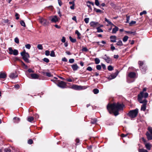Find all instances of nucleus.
<instances>
[{
	"mask_svg": "<svg viewBox=\"0 0 152 152\" xmlns=\"http://www.w3.org/2000/svg\"><path fill=\"white\" fill-rule=\"evenodd\" d=\"M123 104L117 103L108 104L107 109L110 114L116 116L119 114V111L123 110Z\"/></svg>",
	"mask_w": 152,
	"mask_h": 152,
	"instance_id": "1",
	"label": "nucleus"
},
{
	"mask_svg": "<svg viewBox=\"0 0 152 152\" xmlns=\"http://www.w3.org/2000/svg\"><path fill=\"white\" fill-rule=\"evenodd\" d=\"M138 113V109L137 108L134 110H130L127 115L131 118H133L137 117Z\"/></svg>",
	"mask_w": 152,
	"mask_h": 152,
	"instance_id": "2",
	"label": "nucleus"
},
{
	"mask_svg": "<svg viewBox=\"0 0 152 152\" xmlns=\"http://www.w3.org/2000/svg\"><path fill=\"white\" fill-rule=\"evenodd\" d=\"M21 56L23 57V59L24 61L27 63L29 62L28 58H29L30 56L28 53H26L25 50L21 52L20 53Z\"/></svg>",
	"mask_w": 152,
	"mask_h": 152,
	"instance_id": "3",
	"label": "nucleus"
},
{
	"mask_svg": "<svg viewBox=\"0 0 152 152\" xmlns=\"http://www.w3.org/2000/svg\"><path fill=\"white\" fill-rule=\"evenodd\" d=\"M55 83L58 86L62 88H65L66 86V83L60 80H57Z\"/></svg>",
	"mask_w": 152,
	"mask_h": 152,
	"instance_id": "4",
	"label": "nucleus"
},
{
	"mask_svg": "<svg viewBox=\"0 0 152 152\" xmlns=\"http://www.w3.org/2000/svg\"><path fill=\"white\" fill-rule=\"evenodd\" d=\"M9 50V53L10 54H13L15 56H17L18 54V51L16 49L13 50L12 48H8Z\"/></svg>",
	"mask_w": 152,
	"mask_h": 152,
	"instance_id": "5",
	"label": "nucleus"
},
{
	"mask_svg": "<svg viewBox=\"0 0 152 152\" xmlns=\"http://www.w3.org/2000/svg\"><path fill=\"white\" fill-rule=\"evenodd\" d=\"M119 71L118 70H116V72L115 73L111 74L109 76L108 78L109 80H111L115 78L119 73Z\"/></svg>",
	"mask_w": 152,
	"mask_h": 152,
	"instance_id": "6",
	"label": "nucleus"
},
{
	"mask_svg": "<svg viewBox=\"0 0 152 152\" xmlns=\"http://www.w3.org/2000/svg\"><path fill=\"white\" fill-rule=\"evenodd\" d=\"M26 75L28 77L33 79H37L39 77V75L35 73L31 74L30 75L26 73Z\"/></svg>",
	"mask_w": 152,
	"mask_h": 152,
	"instance_id": "7",
	"label": "nucleus"
},
{
	"mask_svg": "<svg viewBox=\"0 0 152 152\" xmlns=\"http://www.w3.org/2000/svg\"><path fill=\"white\" fill-rule=\"evenodd\" d=\"M83 87L80 86H78L76 85H72L71 88L72 89H73L76 90H81L83 89Z\"/></svg>",
	"mask_w": 152,
	"mask_h": 152,
	"instance_id": "8",
	"label": "nucleus"
},
{
	"mask_svg": "<svg viewBox=\"0 0 152 152\" xmlns=\"http://www.w3.org/2000/svg\"><path fill=\"white\" fill-rule=\"evenodd\" d=\"M90 25L93 28H97V27L99 26V24L98 22L92 21L90 23Z\"/></svg>",
	"mask_w": 152,
	"mask_h": 152,
	"instance_id": "9",
	"label": "nucleus"
},
{
	"mask_svg": "<svg viewBox=\"0 0 152 152\" xmlns=\"http://www.w3.org/2000/svg\"><path fill=\"white\" fill-rule=\"evenodd\" d=\"M40 23L43 25H46L47 24V21L46 20L43 18H41L39 19Z\"/></svg>",
	"mask_w": 152,
	"mask_h": 152,
	"instance_id": "10",
	"label": "nucleus"
},
{
	"mask_svg": "<svg viewBox=\"0 0 152 152\" xmlns=\"http://www.w3.org/2000/svg\"><path fill=\"white\" fill-rule=\"evenodd\" d=\"M139 94L142 98L144 97L145 98H147L148 95V94L146 92L144 93L143 92H141Z\"/></svg>",
	"mask_w": 152,
	"mask_h": 152,
	"instance_id": "11",
	"label": "nucleus"
},
{
	"mask_svg": "<svg viewBox=\"0 0 152 152\" xmlns=\"http://www.w3.org/2000/svg\"><path fill=\"white\" fill-rule=\"evenodd\" d=\"M51 21L52 22L56 23V22L58 21V19L57 17L56 16H54L52 17L51 19Z\"/></svg>",
	"mask_w": 152,
	"mask_h": 152,
	"instance_id": "12",
	"label": "nucleus"
},
{
	"mask_svg": "<svg viewBox=\"0 0 152 152\" xmlns=\"http://www.w3.org/2000/svg\"><path fill=\"white\" fill-rule=\"evenodd\" d=\"M9 76L10 78L13 79L17 77H18V75L16 72H15L11 73Z\"/></svg>",
	"mask_w": 152,
	"mask_h": 152,
	"instance_id": "13",
	"label": "nucleus"
},
{
	"mask_svg": "<svg viewBox=\"0 0 152 152\" xmlns=\"http://www.w3.org/2000/svg\"><path fill=\"white\" fill-rule=\"evenodd\" d=\"M146 135L148 140H152V135L150 134L148 132H146Z\"/></svg>",
	"mask_w": 152,
	"mask_h": 152,
	"instance_id": "14",
	"label": "nucleus"
},
{
	"mask_svg": "<svg viewBox=\"0 0 152 152\" xmlns=\"http://www.w3.org/2000/svg\"><path fill=\"white\" fill-rule=\"evenodd\" d=\"M116 37L115 36H112L110 37L111 42H116Z\"/></svg>",
	"mask_w": 152,
	"mask_h": 152,
	"instance_id": "15",
	"label": "nucleus"
},
{
	"mask_svg": "<svg viewBox=\"0 0 152 152\" xmlns=\"http://www.w3.org/2000/svg\"><path fill=\"white\" fill-rule=\"evenodd\" d=\"M136 76L135 73L134 72H131L129 73L128 76L131 78H134Z\"/></svg>",
	"mask_w": 152,
	"mask_h": 152,
	"instance_id": "16",
	"label": "nucleus"
},
{
	"mask_svg": "<svg viewBox=\"0 0 152 152\" xmlns=\"http://www.w3.org/2000/svg\"><path fill=\"white\" fill-rule=\"evenodd\" d=\"M72 68L74 71H75L78 69L79 67L77 64H75L72 66Z\"/></svg>",
	"mask_w": 152,
	"mask_h": 152,
	"instance_id": "17",
	"label": "nucleus"
},
{
	"mask_svg": "<svg viewBox=\"0 0 152 152\" xmlns=\"http://www.w3.org/2000/svg\"><path fill=\"white\" fill-rule=\"evenodd\" d=\"M105 22H107V23H108V24H107L106 25L107 26L111 25V26H115V25H113L111 22V21H109L108 19H107L106 18H105Z\"/></svg>",
	"mask_w": 152,
	"mask_h": 152,
	"instance_id": "18",
	"label": "nucleus"
},
{
	"mask_svg": "<svg viewBox=\"0 0 152 152\" xmlns=\"http://www.w3.org/2000/svg\"><path fill=\"white\" fill-rule=\"evenodd\" d=\"M86 5L89 8V9L88 10V12H91V11L92 10V9L91 7V5H90L89 1H88L86 2Z\"/></svg>",
	"mask_w": 152,
	"mask_h": 152,
	"instance_id": "19",
	"label": "nucleus"
},
{
	"mask_svg": "<svg viewBox=\"0 0 152 152\" xmlns=\"http://www.w3.org/2000/svg\"><path fill=\"white\" fill-rule=\"evenodd\" d=\"M97 122V119L96 118H91V123L92 124H95Z\"/></svg>",
	"mask_w": 152,
	"mask_h": 152,
	"instance_id": "20",
	"label": "nucleus"
},
{
	"mask_svg": "<svg viewBox=\"0 0 152 152\" xmlns=\"http://www.w3.org/2000/svg\"><path fill=\"white\" fill-rule=\"evenodd\" d=\"M138 64L139 65L140 68L142 71H143L142 66L143 65V63L142 61H139L138 62Z\"/></svg>",
	"mask_w": 152,
	"mask_h": 152,
	"instance_id": "21",
	"label": "nucleus"
},
{
	"mask_svg": "<svg viewBox=\"0 0 152 152\" xmlns=\"http://www.w3.org/2000/svg\"><path fill=\"white\" fill-rule=\"evenodd\" d=\"M105 61L108 63L111 64L112 63V60L108 57L105 58Z\"/></svg>",
	"mask_w": 152,
	"mask_h": 152,
	"instance_id": "22",
	"label": "nucleus"
},
{
	"mask_svg": "<svg viewBox=\"0 0 152 152\" xmlns=\"http://www.w3.org/2000/svg\"><path fill=\"white\" fill-rule=\"evenodd\" d=\"M115 27L113 28L112 30V33L113 34H115L116 33V32L118 31V28L115 26H114Z\"/></svg>",
	"mask_w": 152,
	"mask_h": 152,
	"instance_id": "23",
	"label": "nucleus"
},
{
	"mask_svg": "<svg viewBox=\"0 0 152 152\" xmlns=\"http://www.w3.org/2000/svg\"><path fill=\"white\" fill-rule=\"evenodd\" d=\"M6 75L4 73L1 72L0 73V78H5L6 77Z\"/></svg>",
	"mask_w": 152,
	"mask_h": 152,
	"instance_id": "24",
	"label": "nucleus"
},
{
	"mask_svg": "<svg viewBox=\"0 0 152 152\" xmlns=\"http://www.w3.org/2000/svg\"><path fill=\"white\" fill-rule=\"evenodd\" d=\"M14 122L15 123H18L20 121V119L19 118L15 117L13 118Z\"/></svg>",
	"mask_w": 152,
	"mask_h": 152,
	"instance_id": "25",
	"label": "nucleus"
},
{
	"mask_svg": "<svg viewBox=\"0 0 152 152\" xmlns=\"http://www.w3.org/2000/svg\"><path fill=\"white\" fill-rule=\"evenodd\" d=\"M146 104H143L141 107V110L145 111L146 108Z\"/></svg>",
	"mask_w": 152,
	"mask_h": 152,
	"instance_id": "26",
	"label": "nucleus"
},
{
	"mask_svg": "<svg viewBox=\"0 0 152 152\" xmlns=\"http://www.w3.org/2000/svg\"><path fill=\"white\" fill-rule=\"evenodd\" d=\"M75 34L77 35V38L78 39H80L81 38V37H80L81 34H80V33L79 32V31L78 30H76L75 31Z\"/></svg>",
	"mask_w": 152,
	"mask_h": 152,
	"instance_id": "27",
	"label": "nucleus"
},
{
	"mask_svg": "<svg viewBox=\"0 0 152 152\" xmlns=\"http://www.w3.org/2000/svg\"><path fill=\"white\" fill-rule=\"evenodd\" d=\"M146 148L148 150H150L151 148V145L149 143H146L145 145Z\"/></svg>",
	"mask_w": 152,
	"mask_h": 152,
	"instance_id": "28",
	"label": "nucleus"
},
{
	"mask_svg": "<svg viewBox=\"0 0 152 152\" xmlns=\"http://www.w3.org/2000/svg\"><path fill=\"white\" fill-rule=\"evenodd\" d=\"M93 93L95 94H97L99 92V90L97 88H95L93 90Z\"/></svg>",
	"mask_w": 152,
	"mask_h": 152,
	"instance_id": "29",
	"label": "nucleus"
},
{
	"mask_svg": "<svg viewBox=\"0 0 152 152\" xmlns=\"http://www.w3.org/2000/svg\"><path fill=\"white\" fill-rule=\"evenodd\" d=\"M34 119V118L33 117H29L27 118V120L29 122H31Z\"/></svg>",
	"mask_w": 152,
	"mask_h": 152,
	"instance_id": "30",
	"label": "nucleus"
},
{
	"mask_svg": "<svg viewBox=\"0 0 152 152\" xmlns=\"http://www.w3.org/2000/svg\"><path fill=\"white\" fill-rule=\"evenodd\" d=\"M126 32L128 34H132L134 35L136 34L135 31H126Z\"/></svg>",
	"mask_w": 152,
	"mask_h": 152,
	"instance_id": "31",
	"label": "nucleus"
},
{
	"mask_svg": "<svg viewBox=\"0 0 152 152\" xmlns=\"http://www.w3.org/2000/svg\"><path fill=\"white\" fill-rule=\"evenodd\" d=\"M69 39H70V41L72 42L73 43H74L76 42V39H73L70 36L69 37Z\"/></svg>",
	"mask_w": 152,
	"mask_h": 152,
	"instance_id": "32",
	"label": "nucleus"
},
{
	"mask_svg": "<svg viewBox=\"0 0 152 152\" xmlns=\"http://www.w3.org/2000/svg\"><path fill=\"white\" fill-rule=\"evenodd\" d=\"M116 45L118 46H121L123 45V44L122 41L121 40H119L117 42V43L116 44Z\"/></svg>",
	"mask_w": 152,
	"mask_h": 152,
	"instance_id": "33",
	"label": "nucleus"
},
{
	"mask_svg": "<svg viewBox=\"0 0 152 152\" xmlns=\"http://www.w3.org/2000/svg\"><path fill=\"white\" fill-rule=\"evenodd\" d=\"M129 38L128 36H125L123 39V41L124 42H126L127 40Z\"/></svg>",
	"mask_w": 152,
	"mask_h": 152,
	"instance_id": "34",
	"label": "nucleus"
},
{
	"mask_svg": "<svg viewBox=\"0 0 152 152\" xmlns=\"http://www.w3.org/2000/svg\"><path fill=\"white\" fill-rule=\"evenodd\" d=\"M37 48L39 50H42L43 49V47L42 45L38 44L37 46Z\"/></svg>",
	"mask_w": 152,
	"mask_h": 152,
	"instance_id": "35",
	"label": "nucleus"
},
{
	"mask_svg": "<svg viewBox=\"0 0 152 152\" xmlns=\"http://www.w3.org/2000/svg\"><path fill=\"white\" fill-rule=\"evenodd\" d=\"M94 11L97 13H101L102 10H100L97 9L95 8H94Z\"/></svg>",
	"mask_w": 152,
	"mask_h": 152,
	"instance_id": "36",
	"label": "nucleus"
},
{
	"mask_svg": "<svg viewBox=\"0 0 152 152\" xmlns=\"http://www.w3.org/2000/svg\"><path fill=\"white\" fill-rule=\"evenodd\" d=\"M94 60H95V64H99L100 61L99 59L98 58H96Z\"/></svg>",
	"mask_w": 152,
	"mask_h": 152,
	"instance_id": "37",
	"label": "nucleus"
},
{
	"mask_svg": "<svg viewBox=\"0 0 152 152\" xmlns=\"http://www.w3.org/2000/svg\"><path fill=\"white\" fill-rule=\"evenodd\" d=\"M142 97H141L140 95L139 94L138 96V101L140 103V102H142Z\"/></svg>",
	"mask_w": 152,
	"mask_h": 152,
	"instance_id": "38",
	"label": "nucleus"
},
{
	"mask_svg": "<svg viewBox=\"0 0 152 152\" xmlns=\"http://www.w3.org/2000/svg\"><path fill=\"white\" fill-rule=\"evenodd\" d=\"M96 29H97V32H103V30L101 29L100 28V27H99V26L97 27Z\"/></svg>",
	"mask_w": 152,
	"mask_h": 152,
	"instance_id": "39",
	"label": "nucleus"
},
{
	"mask_svg": "<svg viewBox=\"0 0 152 152\" xmlns=\"http://www.w3.org/2000/svg\"><path fill=\"white\" fill-rule=\"evenodd\" d=\"M113 68L111 65L107 67V69L109 71H111L113 70Z\"/></svg>",
	"mask_w": 152,
	"mask_h": 152,
	"instance_id": "40",
	"label": "nucleus"
},
{
	"mask_svg": "<svg viewBox=\"0 0 152 152\" xmlns=\"http://www.w3.org/2000/svg\"><path fill=\"white\" fill-rule=\"evenodd\" d=\"M139 152H148V151L144 149L141 148L139 149Z\"/></svg>",
	"mask_w": 152,
	"mask_h": 152,
	"instance_id": "41",
	"label": "nucleus"
},
{
	"mask_svg": "<svg viewBox=\"0 0 152 152\" xmlns=\"http://www.w3.org/2000/svg\"><path fill=\"white\" fill-rule=\"evenodd\" d=\"M28 72L29 73H31V72L33 73V72H34V71L33 70H32V69H29L26 72H26H27V74L29 75V74L27 73Z\"/></svg>",
	"mask_w": 152,
	"mask_h": 152,
	"instance_id": "42",
	"label": "nucleus"
},
{
	"mask_svg": "<svg viewBox=\"0 0 152 152\" xmlns=\"http://www.w3.org/2000/svg\"><path fill=\"white\" fill-rule=\"evenodd\" d=\"M43 60L44 62L47 63H48L50 61L49 59L48 58H43Z\"/></svg>",
	"mask_w": 152,
	"mask_h": 152,
	"instance_id": "43",
	"label": "nucleus"
},
{
	"mask_svg": "<svg viewBox=\"0 0 152 152\" xmlns=\"http://www.w3.org/2000/svg\"><path fill=\"white\" fill-rule=\"evenodd\" d=\"M14 40H15V42L17 44L19 43V39L18 37H16L15 38Z\"/></svg>",
	"mask_w": 152,
	"mask_h": 152,
	"instance_id": "44",
	"label": "nucleus"
},
{
	"mask_svg": "<svg viewBox=\"0 0 152 152\" xmlns=\"http://www.w3.org/2000/svg\"><path fill=\"white\" fill-rule=\"evenodd\" d=\"M20 24H21V26H23L24 27H26V25H25V23L23 21L21 20V21H20Z\"/></svg>",
	"mask_w": 152,
	"mask_h": 152,
	"instance_id": "45",
	"label": "nucleus"
},
{
	"mask_svg": "<svg viewBox=\"0 0 152 152\" xmlns=\"http://www.w3.org/2000/svg\"><path fill=\"white\" fill-rule=\"evenodd\" d=\"M25 47L28 49H30L31 47V45L30 44H26L25 45Z\"/></svg>",
	"mask_w": 152,
	"mask_h": 152,
	"instance_id": "46",
	"label": "nucleus"
},
{
	"mask_svg": "<svg viewBox=\"0 0 152 152\" xmlns=\"http://www.w3.org/2000/svg\"><path fill=\"white\" fill-rule=\"evenodd\" d=\"M50 56L52 57H55V54L54 51H52L50 54Z\"/></svg>",
	"mask_w": 152,
	"mask_h": 152,
	"instance_id": "47",
	"label": "nucleus"
},
{
	"mask_svg": "<svg viewBox=\"0 0 152 152\" xmlns=\"http://www.w3.org/2000/svg\"><path fill=\"white\" fill-rule=\"evenodd\" d=\"M82 51L86 52L88 51V49L86 47H83L82 48Z\"/></svg>",
	"mask_w": 152,
	"mask_h": 152,
	"instance_id": "48",
	"label": "nucleus"
},
{
	"mask_svg": "<svg viewBox=\"0 0 152 152\" xmlns=\"http://www.w3.org/2000/svg\"><path fill=\"white\" fill-rule=\"evenodd\" d=\"M140 103H143V104H146L147 103V101L146 99H144L143 100H142V102H140Z\"/></svg>",
	"mask_w": 152,
	"mask_h": 152,
	"instance_id": "49",
	"label": "nucleus"
},
{
	"mask_svg": "<svg viewBox=\"0 0 152 152\" xmlns=\"http://www.w3.org/2000/svg\"><path fill=\"white\" fill-rule=\"evenodd\" d=\"M136 23V21H132L129 23V25L130 26H132L133 24H135Z\"/></svg>",
	"mask_w": 152,
	"mask_h": 152,
	"instance_id": "50",
	"label": "nucleus"
},
{
	"mask_svg": "<svg viewBox=\"0 0 152 152\" xmlns=\"http://www.w3.org/2000/svg\"><path fill=\"white\" fill-rule=\"evenodd\" d=\"M147 13V12L145 10H144L143 11H142V12H140V16H142V15L143 14H146Z\"/></svg>",
	"mask_w": 152,
	"mask_h": 152,
	"instance_id": "51",
	"label": "nucleus"
},
{
	"mask_svg": "<svg viewBox=\"0 0 152 152\" xmlns=\"http://www.w3.org/2000/svg\"><path fill=\"white\" fill-rule=\"evenodd\" d=\"M84 20L86 23H88L89 22V18H86L84 19Z\"/></svg>",
	"mask_w": 152,
	"mask_h": 152,
	"instance_id": "52",
	"label": "nucleus"
},
{
	"mask_svg": "<svg viewBox=\"0 0 152 152\" xmlns=\"http://www.w3.org/2000/svg\"><path fill=\"white\" fill-rule=\"evenodd\" d=\"M50 54V52L49 50H47L45 51V55L47 56H48Z\"/></svg>",
	"mask_w": 152,
	"mask_h": 152,
	"instance_id": "53",
	"label": "nucleus"
},
{
	"mask_svg": "<svg viewBox=\"0 0 152 152\" xmlns=\"http://www.w3.org/2000/svg\"><path fill=\"white\" fill-rule=\"evenodd\" d=\"M96 68L98 70H100L101 69V66L99 65H97L96 66Z\"/></svg>",
	"mask_w": 152,
	"mask_h": 152,
	"instance_id": "54",
	"label": "nucleus"
},
{
	"mask_svg": "<svg viewBox=\"0 0 152 152\" xmlns=\"http://www.w3.org/2000/svg\"><path fill=\"white\" fill-rule=\"evenodd\" d=\"M129 20H130V16H126V23H129Z\"/></svg>",
	"mask_w": 152,
	"mask_h": 152,
	"instance_id": "55",
	"label": "nucleus"
},
{
	"mask_svg": "<svg viewBox=\"0 0 152 152\" xmlns=\"http://www.w3.org/2000/svg\"><path fill=\"white\" fill-rule=\"evenodd\" d=\"M28 143L29 144H31L33 143V141L31 139H29L28 141Z\"/></svg>",
	"mask_w": 152,
	"mask_h": 152,
	"instance_id": "56",
	"label": "nucleus"
},
{
	"mask_svg": "<svg viewBox=\"0 0 152 152\" xmlns=\"http://www.w3.org/2000/svg\"><path fill=\"white\" fill-rule=\"evenodd\" d=\"M61 41L63 42L64 43L66 42V39L64 37H63L61 39Z\"/></svg>",
	"mask_w": 152,
	"mask_h": 152,
	"instance_id": "57",
	"label": "nucleus"
},
{
	"mask_svg": "<svg viewBox=\"0 0 152 152\" xmlns=\"http://www.w3.org/2000/svg\"><path fill=\"white\" fill-rule=\"evenodd\" d=\"M86 70L89 71H91L92 70V69L91 66H88L86 69Z\"/></svg>",
	"mask_w": 152,
	"mask_h": 152,
	"instance_id": "58",
	"label": "nucleus"
},
{
	"mask_svg": "<svg viewBox=\"0 0 152 152\" xmlns=\"http://www.w3.org/2000/svg\"><path fill=\"white\" fill-rule=\"evenodd\" d=\"M75 141L76 142V145H77L79 144V143L80 142V140L78 138H76L75 140Z\"/></svg>",
	"mask_w": 152,
	"mask_h": 152,
	"instance_id": "59",
	"label": "nucleus"
},
{
	"mask_svg": "<svg viewBox=\"0 0 152 152\" xmlns=\"http://www.w3.org/2000/svg\"><path fill=\"white\" fill-rule=\"evenodd\" d=\"M95 4L97 6L99 5V3L98 0H95Z\"/></svg>",
	"mask_w": 152,
	"mask_h": 152,
	"instance_id": "60",
	"label": "nucleus"
},
{
	"mask_svg": "<svg viewBox=\"0 0 152 152\" xmlns=\"http://www.w3.org/2000/svg\"><path fill=\"white\" fill-rule=\"evenodd\" d=\"M74 62V59H70L69 60V62L70 63H72Z\"/></svg>",
	"mask_w": 152,
	"mask_h": 152,
	"instance_id": "61",
	"label": "nucleus"
},
{
	"mask_svg": "<svg viewBox=\"0 0 152 152\" xmlns=\"http://www.w3.org/2000/svg\"><path fill=\"white\" fill-rule=\"evenodd\" d=\"M111 49L113 50L115 49V47L113 46V44L111 45Z\"/></svg>",
	"mask_w": 152,
	"mask_h": 152,
	"instance_id": "62",
	"label": "nucleus"
},
{
	"mask_svg": "<svg viewBox=\"0 0 152 152\" xmlns=\"http://www.w3.org/2000/svg\"><path fill=\"white\" fill-rule=\"evenodd\" d=\"M46 76L48 77H51L52 76V75L51 73L49 72H46Z\"/></svg>",
	"mask_w": 152,
	"mask_h": 152,
	"instance_id": "63",
	"label": "nucleus"
},
{
	"mask_svg": "<svg viewBox=\"0 0 152 152\" xmlns=\"http://www.w3.org/2000/svg\"><path fill=\"white\" fill-rule=\"evenodd\" d=\"M19 16V14L18 13H16L15 14V16L16 17V19L18 20L19 19V17L18 16Z\"/></svg>",
	"mask_w": 152,
	"mask_h": 152,
	"instance_id": "64",
	"label": "nucleus"
}]
</instances>
